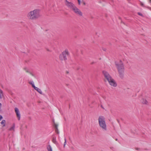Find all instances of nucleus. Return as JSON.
I'll list each match as a JSON object with an SVG mask.
<instances>
[{"label":"nucleus","instance_id":"f257e3e1","mask_svg":"<svg viewBox=\"0 0 151 151\" xmlns=\"http://www.w3.org/2000/svg\"><path fill=\"white\" fill-rule=\"evenodd\" d=\"M115 64L117 68L120 78L122 79L124 76V67L123 63L121 60L119 62L115 61Z\"/></svg>","mask_w":151,"mask_h":151},{"label":"nucleus","instance_id":"f03ea898","mask_svg":"<svg viewBox=\"0 0 151 151\" xmlns=\"http://www.w3.org/2000/svg\"><path fill=\"white\" fill-rule=\"evenodd\" d=\"M40 16V10L37 9L30 11L27 15L28 18L32 20L36 19L39 18Z\"/></svg>","mask_w":151,"mask_h":151},{"label":"nucleus","instance_id":"7ed1b4c3","mask_svg":"<svg viewBox=\"0 0 151 151\" xmlns=\"http://www.w3.org/2000/svg\"><path fill=\"white\" fill-rule=\"evenodd\" d=\"M99 123V126L104 131L106 130V124L105 123V118L103 116H100L98 118Z\"/></svg>","mask_w":151,"mask_h":151},{"label":"nucleus","instance_id":"20e7f679","mask_svg":"<svg viewBox=\"0 0 151 151\" xmlns=\"http://www.w3.org/2000/svg\"><path fill=\"white\" fill-rule=\"evenodd\" d=\"M69 53L67 50L63 51L62 53L60 55L59 58L60 60L65 61L67 60V57L69 56Z\"/></svg>","mask_w":151,"mask_h":151},{"label":"nucleus","instance_id":"39448f33","mask_svg":"<svg viewBox=\"0 0 151 151\" xmlns=\"http://www.w3.org/2000/svg\"><path fill=\"white\" fill-rule=\"evenodd\" d=\"M102 73L105 78L107 79L108 81L111 80V79L112 78L109 74L106 71L104 70L103 71Z\"/></svg>","mask_w":151,"mask_h":151},{"label":"nucleus","instance_id":"423d86ee","mask_svg":"<svg viewBox=\"0 0 151 151\" xmlns=\"http://www.w3.org/2000/svg\"><path fill=\"white\" fill-rule=\"evenodd\" d=\"M109 84L111 86L115 87L117 86V84L115 80L112 78L111 80L108 81Z\"/></svg>","mask_w":151,"mask_h":151},{"label":"nucleus","instance_id":"0eeeda50","mask_svg":"<svg viewBox=\"0 0 151 151\" xmlns=\"http://www.w3.org/2000/svg\"><path fill=\"white\" fill-rule=\"evenodd\" d=\"M14 110L18 120H19L20 119L21 115L19 110L17 108L15 107L14 108Z\"/></svg>","mask_w":151,"mask_h":151},{"label":"nucleus","instance_id":"6e6552de","mask_svg":"<svg viewBox=\"0 0 151 151\" xmlns=\"http://www.w3.org/2000/svg\"><path fill=\"white\" fill-rule=\"evenodd\" d=\"M66 5L67 7L72 9L76 6L73 3L71 2H69L68 4H66Z\"/></svg>","mask_w":151,"mask_h":151},{"label":"nucleus","instance_id":"1a4fd4ad","mask_svg":"<svg viewBox=\"0 0 151 151\" xmlns=\"http://www.w3.org/2000/svg\"><path fill=\"white\" fill-rule=\"evenodd\" d=\"M76 14L81 16H82L83 15L79 9L77 11Z\"/></svg>","mask_w":151,"mask_h":151},{"label":"nucleus","instance_id":"9d476101","mask_svg":"<svg viewBox=\"0 0 151 151\" xmlns=\"http://www.w3.org/2000/svg\"><path fill=\"white\" fill-rule=\"evenodd\" d=\"M78 9H79L75 6L72 10L76 13L77 11L78 10Z\"/></svg>","mask_w":151,"mask_h":151},{"label":"nucleus","instance_id":"9b49d317","mask_svg":"<svg viewBox=\"0 0 151 151\" xmlns=\"http://www.w3.org/2000/svg\"><path fill=\"white\" fill-rule=\"evenodd\" d=\"M52 142L53 143L55 144H57V142L56 141V137H53L52 138Z\"/></svg>","mask_w":151,"mask_h":151},{"label":"nucleus","instance_id":"f8f14e48","mask_svg":"<svg viewBox=\"0 0 151 151\" xmlns=\"http://www.w3.org/2000/svg\"><path fill=\"white\" fill-rule=\"evenodd\" d=\"M35 90L37 91L40 94H42V92L40 89L37 87L35 89Z\"/></svg>","mask_w":151,"mask_h":151},{"label":"nucleus","instance_id":"ddd939ff","mask_svg":"<svg viewBox=\"0 0 151 151\" xmlns=\"http://www.w3.org/2000/svg\"><path fill=\"white\" fill-rule=\"evenodd\" d=\"M142 102L143 104H147L148 102L146 99H142Z\"/></svg>","mask_w":151,"mask_h":151},{"label":"nucleus","instance_id":"4468645a","mask_svg":"<svg viewBox=\"0 0 151 151\" xmlns=\"http://www.w3.org/2000/svg\"><path fill=\"white\" fill-rule=\"evenodd\" d=\"M15 127V124L14 123L13 124V126L10 128L9 130L10 131L14 130V129Z\"/></svg>","mask_w":151,"mask_h":151},{"label":"nucleus","instance_id":"2eb2a0df","mask_svg":"<svg viewBox=\"0 0 151 151\" xmlns=\"http://www.w3.org/2000/svg\"><path fill=\"white\" fill-rule=\"evenodd\" d=\"M6 123V121L5 120H2L1 122V124H3V127H5V124Z\"/></svg>","mask_w":151,"mask_h":151},{"label":"nucleus","instance_id":"dca6fc26","mask_svg":"<svg viewBox=\"0 0 151 151\" xmlns=\"http://www.w3.org/2000/svg\"><path fill=\"white\" fill-rule=\"evenodd\" d=\"M48 151H52V148L50 145H49L47 147Z\"/></svg>","mask_w":151,"mask_h":151},{"label":"nucleus","instance_id":"f3484780","mask_svg":"<svg viewBox=\"0 0 151 151\" xmlns=\"http://www.w3.org/2000/svg\"><path fill=\"white\" fill-rule=\"evenodd\" d=\"M27 73H29L31 75L33 76H35L31 72L29 71V69H28L26 71Z\"/></svg>","mask_w":151,"mask_h":151},{"label":"nucleus","instance_id":"a211bd4d","mask_svg":"<svg viewBox=\"0 0 151 151\" xmlns=\"http://www.w3.org/2000/svg\"><path fill=\"white\" fill-rule=\"evenodd\" d=\"M3 93V92L2 90L0 89V98L1 99L2 97L1 96V94H2Z\"/></svg>","mask_w":151,"mask_h":151},{"label":"nucleus","instance_id":"6ab92c4d","mask_svg":"<svg viewBox=\"0 0 151 151\" xmlns=\"http://www.w3.org/2000/svg\"><path fill=\"white\" fill-rule=\"evenodd\" d=\"M55 132L58 134H59V131H58V128H56V129H55Z\"/></svg>","mask_w":151,"mask_h":151},{"label":"nucleus","instance_id":"aec40b11","mask_svg":"<svg viewBox=\"0 0 151 151\" xmlns=\"http://www.w3.org/2000/svg\"><path fill=\"white\" fill-rule=\"evenodd\" d=\"M32 86L33 88H34L35 90V89L37 88V87H36L35 85H34V84H32Z\"/></svg>","mask_w":151,"mask_h":151},{"label":"nucleus","instance_id":"412c9836","mask_svg":"<svg viewBox=\"0 0 151 151\" xmlns=\"http://www.w3.org/2000/svg\"><path fill=\"white\" fill-rule=\"evenodd\" d=\"M29 84H30L31 85H32V84H34V83L33 81H30L29 82Z\"/></svg>","mask_w":151,"mask_h":151},{"label":"nucleus","instance_id":"4be33fe9","mask_svg":"<svg viewBox=\"0 0 151 151\" xmlns=\"http://www.w3.org/2000/svg\"><path fill=\"white\" fill-rule=\"evenodd\" d=\"M66 141L65 138V142L64 143V147H65V146L66 144Z\"/></svg>","mask_w":151,"mask_h":151},{"label":"nucleus","instance_id":"5701e85b","mask_svg":"<svg viewBox=\"0 0 151 151\" xmlns=\"http://www.w3.org/2000/svg\"><path fill=\"white\" fill-rule=\"evenodd\" d=\"M137 14H138V15H140V16H142H142H143V14H142V13H140V12H138V13H137Z\"/></svg>","mask_w":151,"mask_h":151},{"label":"nucleus","instance_id":"b1692460","mask_svg":"<svg viewBox=\"0 0 151 151\" xmlns=\"http://www.w3.org/2000/svg\"><path fill=\"white\" fill-rule=\"evenodd\" d=\"M54 127H55V129H56V128H58V125L55 123L54 124Z\"/></svg>","mask_w":151,"mask_h":151},{"label":"nucleus","instance_id":"393cba45","mask_svg":"<svg viewBox=\"0 0 151 151\" xmlns=\"http://www.w3.org/2000/svg\"><path fill=\"white\" fill-rule=\"evenodd\" d=\"M140 5L142 6L143 7L145 6L144 4L142 2H140Z\"/></svg>","mask_w":151,"mask_h":151},{"label":"nucleus","instance_id":"a878e982","mask_svg":"<svg viewBox=\"0 0 151 151\" xmlns=\"http://www.w3.org/2000/svg\"><path fill=\"white\" fill-rule=\"evenodd\" d=\"M78 4L79 5H80L81 4V1L80 0H78Z\"/></svg>","mask_w":151,"mask_h":151},{"label":"nucleus","instance_id":"bb28decb","mask_svg":"<svg viewBox=\"0 0 151 151\" xmlns=\"http://www.w3.org/2000/svg\"><path fill=\"white\" fill-rule=\"evenodd\" d=\"M65 4L66 5V4H68L69 2L67 1V0H65Z\"/></svg>","mask_w":151,"mask_h":151},{"label":"nucleus","instance_id":"cd10ccee","mask_svg":"<svg viewBox=\"0 0 151 151\" xmlns=\"http://www.w3.org/2000/svg\"><path fill=\"white\" fill-rule=\"evenodd\" d=\"M3 119L2 116L0 115V120Z\"/></svg>","mask_w":151,"mask_h":151},{"label":"nucleus","instance_id":"c85d7f7f","mask_svg":"<svg viewBox=\"0 0 151 151\" xmlns=\"http://www.w3.org/2000/svg\"><path fill=\"white\" fill-rule=\"evenodd\" d=\"M28 68H24V70H25V71H26L27 70Z\"/></svg>","mask_w":151,"mask_h":151},{"label":"nucleus","instance_id":"c756f323","mask_svg":"<svg viewBox=\"0 0 151 151\" xmlns=\"http://www.w3.org/2000/svg\"><path fill=\"white\" fill-rule=\"evenodd\" d=\"M103 50L104 51H106V49H105V48H103Z\"/></svg>","mask_w":151,"mask_h":151},{"label":"nucleus","instance_id":"7c9ffc66","mask_svg":"<svg viewBox=\"0 0 151 151\" xmlns=\"http://www.w3.org/2000/svg\"><path fill=\"white\" fill-rule=\"evenodd\" d=\"M101 107L102 108H103V109H104V108L103 107V106H102V105H101Z\"/></svg>","mask_w":151,"mask_h":151},{"label":"nucleus","instance_id":"2f4dec72","mask_svg":"<svg viewBox=\"0 0 151 151\" xmlns=\"http://www.w3.org/2000/svg\"><path fill=\"white\" fill-rule=\"evenodd\" d=\"M46 49H47V51H50V50L48 49L47 48Z\"/></svg>","mask_w":151,"mask_h":151},{"label":"nucleus","instance_id":"473e14b6","mask_svg":"<svg viewBox=\"0 0 151 151\" xmlns=\"http://www.w3.org/2000/svg\"><path fill=\"white\" fill-rule=\"evenodd\" d=\"M136 150H139V148H136Z\"/></svg>","mask_w":151,"mask_h":151},{"label":"nucleus","instance_id":"72a5a7b5","mask_svg":"<svg viewBox=\"0 0 151 151\" xmlns=\"http://www.w3.org/2000/svg\"><path fill=\"white\" fill-rule=\"evenodd\" d=\"M83 4L84 5H85L86 4V3L85 2H84L83 3Z\"/></svg>","mask_w":151,"mask_h":151},{"label":"nucleus","instance_id":"f704fd0d","mask_svg":"<svg viewBox=\"0 0 151 151\" xmlns=\"http://www.w3.org/2000/svg\"><path fill=\"white\" fill-rule=\"evenodd\" d=\"M149 0V2L150 3H151V0Z\"/></svg>","mask_w":151,"mask_h":151},{"label":"nucleus","instance_id":"c9c22d12","mask_svg":"<svg viewBox=\"0 0 151 151\" xmlns=\"http://www.w3.org/2000/svg\"><path fill=\"white\" fill-rule=\"evenodd\" d=\"M115 140H116V141H117V140H118V139H117V138H116V139H115Z\"/></svg>","mask_w":151,"mask_h":151},{"label":"nucleus","instance_id":"e433bc0d","mask_svg":"<svg viewBox=\"0 0 151 151\" xmlns=\"http://www.w3.org/2000/svg\"><path fill=\"white\" fill-rule=\"evenodd\" d=\"M67 73H68V71H67Z\"/></svg>","mask_w":151,"mask_h":151},{"label":"nucleus","instance_id":"4c0bfd02","mask_svg":"<svg viewBox=\"0 0 151 151\" xmlns=\"http://www.w3.org/2000/svg\"><path fill=\"white\" fill-rule=\"evenodd\" d=\"M93 63H92V64H93Z\"/></svg>","mask_w":151,"mask_h":151}]
</instances>
